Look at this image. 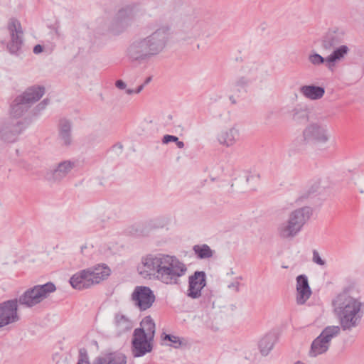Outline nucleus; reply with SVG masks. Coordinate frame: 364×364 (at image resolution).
I'll list each match as a JSON object with an SVG mask.
<instances>
[{"label":"nucleus","instance_id":"9d476101","mask_svg":"<svg viewBox=\"0 0 364 364\" xmlns=\"http://www.w3.org/2000/svg\"><path fill=\"white\" fill-rule=\"evenodd\" d=\"M55 290V285L50 282L43 285H36L24 292V306L32 307L41 303Z\"/></svg>","mask_w":364,"mask_h":364},{"label":"nucleus","instance_id":"8fccbe9b","mask_svg":"<svg viewBox=\"0 0 364 364\" xmlns=\"http://www.w3.org/2000/svg\"><path fill=\"white\" fill-rule=\"evenodd\" d=\"M53 46L49 50V53H51L53 51Z\"/></svg>","mask_w":364,"mask_h":364},{"label":"nucleus","instance_id":"f704fd0d","mask_svg":"<svg viewBox=\"0 0 364 364\" xmlns=\"http://www.w3.org/2000/svg\"><path fill=\"white\" fill-rule=\"evenodd\" d=\"M77 364H90L88 356L87 353L80 352V356Z\"/></svg>","mask_w":364,"mask_h":364},{"label":"nucleus","instance_id":"a878e982","mask_svg":"<svg viewBox=\"0 0 364 364\" xmlns=\"http://www.w3.org/2000/svg\"><path fill=\"white\" fill-rule=\"evenodd\" d=\"M93 364H127V358L121 353L114 352L96 358Z\"/></svg>","mask_w":364,"mask_h":364},{"label":"nucleus","instance_id":"4c0bfd02","mask_svg":"<svg viewBox=\"0 0 364 364\" xmlns=\"http://www.w3.org/2000/svg\"><path fill=\"white\" fill-rule=\"evenodd\" d=\"M48 103V100H47V99L43 100L41 103H39L36 107L37 112H36L35 114H37L41 110L44 109L46 108V107L47 106Z\"/></svg>","mask_w":364,"mask_h":364},{"label":"nucleus","instance_id":"b1692460","mask_svg":"<svg viewBox=\"0 0 364 364\" xmlns=\"http://www.w3.org/2000/svg\"><path fill=\"white\" fill-rule=\"evenodd\" d=\"M92 286L100 283L110 274V269L105 264L88 267Z\"/></svg>","mask_w":364,"mask_h":364},{"label":"nucleus","instance_id":"09e8293b","mask_svg":"<svg viewBox=\"0 0 364 364\" xmlns=\"http://www.w3.org/2000/svg\"><path fill=\"white\" fill-rule=\"evenodd\" d=\"M18 301H19L20 303H22V301H22V297L21 296L19 297Z\"/></svg>","mask_w":364,"mask_h":364},{"label":"nucleus","instance_id":"2f4dec72","mask_svg":"<svg viewBox=\"0 0 364 364\" xmlns=\"http://www.w3.org/2000/svg\"><path fill=\"white\" fill-rule=\"evenodd\" d=\"M138 329L142 330L146 336L154 338L155 323L151 316H146L141 322V328Z\"/></svg>","mask_w":364,"mask_h":364},{"label":"nucleus","instance_id":"aec40b11","mask_svg":"<svg viewBox=\"0 0 364 364\" xmlns=\"http://www.w3.org/2000/svg\"><path fill=\"white\" fill-rule=\"evenodd\" d=\"M73 124L70 120L62 118L58 124V141L61 146L68 147L73 144Z\"/></svg>","mask_w":364,"mask_h":364},{"label":"nucleus","instance_id":"58836bf2","mask_svg":"<svg viewBox=\"0 0 364 364\" xmlns=\"http://www.w3.org/2000/svg\"><path fill=\"white\" fill-rule=\"evenodd\" d=\"M240 282L238 281H235L230 284L228 285V287L230 289L233 290L235 292H238L240 291Z\"/></svg>","mask_w":364,"mask_h":364},{"label":"nucleus","instance_id":"c756f323","mask_svg":"<svg viewBox=\"0 0 364 364\" xmlns=\"http://www.w3.org/2000/svg\"><path fill=\"white\" fill-rule=\"evenodd\" d=\"M259 79L257 68L250 70L247 76H242L237 78L235 82V85L238 89H243L247 87L250 83Z\"/></svg>","mask_w":364,"mask_h":364},{"label":"nucleus","instance_id":"2eb2a0df","mask_svg":"<svg viewBox=\"0 0 364 364\" xmlns=\"http://www.w3.org/2000/svg\"><path fill=\"white\" fill-rule=\"evenodd\" d=\"M18 299H11L0 304V328L18 320Z\"/></svg>","mask_w":364,"mask_h":364},{"label":"nucleus","instance_id":"6ab92c4d","mask_svg":"<svg viewBox=\"0 0 364 364\" xmlns=\"http://www.w3.org/2000/svg\"><path fill=\"white\" fill-rule=\"evenodd\" d=\"M135 14L132 9L129 7L122 9L117 14L112 25V31L114 34L122 32L134 18Z\"/></svg>","mask_w":364,"mask_h":364},{"label":"nucleus","instance_id":"0eeeda50","mask_svg":"<svg viewBox=\"0 0 364 364\" xmlns=\"http://www.w3.org/2000/svg\"><path fill=\"white\" fill-rule=\"evenodd\" d=\"M10 114L12 120L16 119V122H12L14 127V130L7 133L6 130L1 132V138L7 142H14L17 135L22 130V114H23V95H18L11 102L10 108Z\"/></svg>","mask_w":364,"mask_h":364},{"label":"nucleus","instance_id":"cd10ccee","mask_svg":"<svg viewBox=\"0 0 364 364\" xmlns=\"http://www.w3.org/2000/svg\"><path fill=\"white\" fill-rule=\"evenodd\" d=\"M114 325L118 334L129 331L133 326L132 321L127 316L120 313L115 314Z\"/></svg>","mask_w":364,"mask_h":364},{"label":"nucleus","instance_id":"f3484780","mask_svg":"<svg viewBox=\"0 0 364 364\" xmlns=\"http://www.w3.org/2000/svg\"><path fill=\"white\" fill-rule=\"evenodd\" d=\"M206 275L203 271H196L188 278L187 296L191 299H198L201 296V291L206 285Z\"/></svg>","mask_w":364,"mask_h":364},{"label":"nucleus","instance_id":"5701e85b","mask_svg":"<svg viewBox=\"0 0 364 364\" xmlns=\"http://www.w3.org/2000/svg\"><path fill=\"white\" fill-rule=\"evenodd\" d=\"M69 282L73 288L77 290H82L92 287L87 268L74 274L70 278Z\"/></svg>","mask_w":364,"mask_h":364},{"label":"nucleus","instance_id":"393cba45","mask_svg":"<svg viewBox=\"0 0 364 364\" xmlns=\"http://www.w3.org/2000/svg\"><path fill=\"white\" fill-rule=\"evenodd\" d=\"M299 92L306 99L310 100H318L323 97L325 94V89L323 87L309 85L301 86L299 88Z\"/></svg>","mask_w":364,"mask_h":364},{"label":"nucleus","instance_id":"e433bc0d","mask_svg":"<svg viewBox=\"0 0 364 364\" xmlns=\"http://www.w3.org/2000/svg\"><path fill=\"white\" fill-rule=\"evenodd\" d=\"M92 248H93L92 245H88L87 244H85L81 246L80 252L83 255L88 256L90 255L89 250L92 249Z\"/></svg>","mask_w":364,"mask_h":364},{"label":"nucleus","instance_id":"c9c22d12","mask_svg":"<svg viewBox=\"0 0 364 364\" xmlns=\"http://www.w3.org/2000/svg\"><path fill=\"white\" fill-rule=\"evenodd\" d=\"M178 137L173 135H164L162 139V143L163 144H168L169 142H176L178 141Z\"/></svg>","mask_w":364,"mask_h":364},{"label":"nucleus","instance_id":"473e14b6","mask_svg":"<svg viewBox=\"0 0 364 364\" xmlns=\"http://www.w3.org/2000/svg\"><path fill=\"white\" fill-rule=\"evenodd\" d=\"M164 339L169 341L171 343V346L174 348H178L182 343L181 338L173 335L166 334Z\"/></svg>","mask_w":364,"mask_h":364},{"label":"nucleus","instance_id":"bb28decb","mask_svg":"<svg viewBox=\"0 0 364 364\" xmlns=\"http://www.w3.org/2000/svg\"><path fill=\"white\" fill-rule=\"evenodd\" d=\"M45 93V87L40 85H33L24 91V106L26 104L34 103L38 101Z\"/></svg>","mask_w":364,"mask_h":364},{"label":"nucleus","instance_id":"a19ab883","mask_svg":"<svg viewBox=\"0 0 364 364\" xmlns=\"http://www.w3.org/2000/svg\"><path fill=\"white\" fill-rule=\"evenodd\" d=\"M46 50V48L45 46H43L40 44H37L34 46L33 48V52L35 53V54H39L41 53V52Z\"/></svg>","mask_w":364,"mask_h":364},{"label":"nucleus","instance_id":"a18cd8bd","mask_svg":"<svg viewBox=\"0 0 364 364\" xmlns=\"http://www.w3.org/2000/svg\"><path fill=\"white\" fill-rule=\"evenodd\" d=\"M126 93H127V94H128V95H132V94H134V93H135V92H134V90H132V89H127V90H126Z\"/></svg>","mask_w":364,"mask_h":364},{"label":"nucleus","instance_id":"20e7f679","mask_svg":"<svg viewBox=\"0 0 364 364\" xmlns=\"http://www.w3.org/2000/svg\"><path fill=\"white\" fill-rule=\"evenodd\" d=\"M312 215V209L304 206L291 211L287 220L277 225L276 233L283 240H291L301 231Z\"/></svg>","mask_w":364,"mask_h":364},{"label":"nucleus","instance_id":"c85d7f7f","mask_svg":"<svg viewBox=\"0 0 364 364\" xmlns=\"http://www.w3.org/2000/svg\"><path fill=\"white\" fill-rule=\"evenodd\" d=\"M276 342V336L274 333L266 334L259 341V348L263 355H267L273 348Z\"/></svg>","mask_w":364,"mask_h":364},{"label":"nucleus","instance_id":"49530a36","mask_svg":"<svg viewBox=\"0 0 364 364\" xmlns=\"http://www.w3.org/2000/svg\"><path fill=\"white\" fill-rule=\"evenodd\" d=\"M151 80V77H147V78L145 80L144 83L143 85H144V86H145L146 85H147L148 83H149Z\"/></svg>","mask_w":364,"mask_h":364},{"label":"nucleus","instance_id":"f03ea898","mask_svg":"<svg viewBox=\"0 0 364 364\" xmlns=\"http://www.w3.org/2000/svg\"><path fill=\"white\" fill-rule=\"evenodd\" d=\"M171 38V27L161 26L149 35L133 40L126 49L125 56L132 64L147 63L164 52Z\"/></svg>","mask_w":364,"mask_h":364},{"label":"nucleus","instance_id":"37998d69","mask_svg":"<svg viewBox=\"0 0 364 364\" xmlns=\"http://www.w3.org/2000/svg\"><path fill=\"white\" fill-rule=\"evenodd\" d=\"M176 146H178V148H179V149H183L185 146L184 143L182 141H179L178 139V141H176Z\"/></svg>","mask_w":364,"mask_h":364},{"label":"nucleus","instance_id":"f257e3e1","mask_svg":"<svg viewBox=\"0 0 364 364\" xmlns=\"http://www.w3.org/2000/svg\"><path fill=\"white\" fill-rule=\"evenodd\" d=\"M137 270L144 278H154L167 285H176L186 275L188 268L174 255L157 253L142 257Z\"/></svg>","mask_w":364,"mask_h":364},{"label":"nucleus","instance_id":"de8ad7c7","mask_svg":"<svg viewBox=\"0 0 364 364\" xmlns=\"http://www.w3.org/2000/svg\"><path fill=\"white\" fill-rule=\"evenodd\" d=\"M294 364H306V363H303V362H301V361H296V362L295 363H294Z\"/></svg>","mask_w":364,"mask_h":364},{"label":"nucleus","instance_id":"1a4fd4ad","mask_svg":"<svg viewBox=\"0 0 364 364\" xmlns=\"http://www.w3.org/2000/svg\"><path fill=\"white\" fill-rule=\"evenodd\" d=\"M349 50L350 49L347 46H341L332 51L326 58H323L316 53H313L309 54L308 60L315 66L325 63L328 69H332L337 63L342 61L345 58Z\"/></svg>","mask_w":364,"mask_h":364},{"label":"nucleus","instance_id":"423d86ee","mask_svg":"<svg viewBox=\"0 0 364 364\" xmlns=\"http://www.w3.org/2000/svg\"><path fill=\"white\" fill-rule=\"evenodd\" d=\"M206 29L205 23L196 17L186 18L178 31L179 40L188 43H191L200 36Z\"/></svg>","mask_w":364,"mask_h":364},{"label":"nucleus","instance_id":"79ce46f5","mask_svg":"<svg viewBox=\"0 0 364 364\" xmlns=\"http://www.w3.org/2000/svg\"><path fill=\"white\" fill-rule=\"evenodd\" d=\"M115 86L118 88V89H120V90H124L127 87V85L126 83L122 80H118L115 82Z\"/></svg>","mask_w":364,"mask_h":364},{"label":"nucleus","instance_id":"f8f14e48","mask_svg":"<svg viewBox=\"0 0 364 364\" xmlns=\"http://www.w3.org/2000/svg\"><path fill=\"white\" fill-rule=\"evenodd\" d=\"M303 139L306 143L322 144L329 139L328 129L317 122L309 124L303 131Z\"/></svg>","mask_w":364,"mask_h":364},{"label":"nucleus","instance_id":"7c9ffc66","mask_svg":"<svg viewBox=\"0 0 364 364\" xmlns=\"http://www.w3.org/2000/svg\"><path fill=\"white\" fill-rule=\"evenodd\" d=\"M193 250L200 259L211 258L214 255V251L206 244L195 245Z\"/></svg>","mask_w":364,"mask_h":364},{"label":"nucleus","instance_id":"4468645a","mask_svg":"<svg viewBox=\"0 0 364 364\" xmlns=\"http://www.w3.org/2000/svg\"><path fill=\"white\" fill-rule=\"evenodd\" d=\"M153 338L146 336L144 331L135 329L132 339V354L134 357H141L152 350Z\"/></svg>","mask_w":364,"mask_h":364},{"label":"nucleus","instance_id":"9b49d317","mask_svg":"<svg viewBox=\"0 0 364 364\" xmlns=\"http://www.w3.org/2000/svg\"><path fill=\"white\" fill-rule=\"evenodd\" d=\"M7 29L10 36V41L7 48L11 54L19 55L21 53L23 45V29L21 21L15 18L9 20Z\"/></svg>","mask_w":364,"mask_h":364},{"label":"nucleus","instance_id":"a211bd4d","mask_svg":"<svg viewBox=\"0 0 364 364\" xmlns=\"http://www.w3.org/2000/svg\"><path fill=\"white\" fill-rule=\"evenodd\" d=\"M240 132L239 128L234 125L229 128L220 130L216 134L218 143L226 148H230L235 146L240 140Z\"/></svg>","mask_w":364,"mask_h":364},{"label":"nucleus","instance_id":"4be33fe9","mask_svg":"<svg viewBox=\"0 0 364 364\" xmlns=\"http://www.w3.org/2000/svg\"><path fill=\"white\" fill-rule=\"evenodd\" d=\"M310 110L307 105L297 104L289 112V117L291 122L296 125H303L309 121Z\"/></svg>","mask_w":364,"mask_h":364},{"label":"nucleus","instance_id":"c03bdc74","mask_svg":"<svg viewBox=\"0 0 364 364\" xmlns=\"http://www.w3.org/2000/svg\"><path fill=\"white\" fill-rule=\"evenodd\" d=\"M144 87V85L142 84V85H139L136 90H134V92L136 94L141 92L143 90Z\"/></svg>","mask_w":364,"mask_h":364},{"label":"nucleus","instance_id":"ea45409f","mask_svg":"<svg viewBox=\"0 0 364 364\" xmlns=\"http://www.w3.org/2000/svg\"><path fill=\"white\" fill-rule=\"evenodd\" d=\"M259 176L258 174H248L246 176V181L247 183L250 182H257L259 181Z\"/></svg>","mask_w":364,"mask_h":364},{"label":"nucleus","instance_id":"3c124183","mask_svg":"<svg viewBox=\"0 0 364 364\" xmlns=\"http://www.w3.org/2000/svg\"><path fill=\"white\" fill-rule=\"evenodd\" d=\"M230 100H231V101L232 102V103H235V101L233 99H232V97H230Z\"/></svg>","mask_w":364,"mask_h":364},{"label":"nucleus","instance_id":"39448f33","mask_svg":"<svg viewBox=\"0 0 364 364\" xmlns=\"http://www.w3.org/2000/svg\"><path fill=\"white\" fill-rule=\"evenodd\" d=\"M341 333L339 326H328L323 329L321 333L311 343L309 356L316 358L318 355L326 353L331 346L332 339Z\"/></svg>","mask_w":364,"mask_h":364},{"label":"nucleus","instance_id":"dca6fc26","mask_svg":"<svg viewBox=\"0 0 364 364\" xmlns=\"http://www.w3.org/2000/svg\"><path fill=\"white\" fill-rule=\"evenodd\" d=\"M343 40L344 33L343 31L338 28L329 29L321 39V47L326 52L333 51L341 46Z\"/></svg>","mask_w":364,"mask_h":364},{"label":"nucleus","instance_id":"7ed1b4c3","mask_svg":"<svg viewBox=\"0 0 364 364\" xmlns=\"http://www.w3.org/2000/svg\"><path fill=\"white\" fill-rule=\"evenodd\" d=\"M332 305L341 329L350 331L360 324L364 314V303L360 296L345 289L334 298Z\"/></svg>","mask_w":364,"mask_h":364},{"label":"nucleus","instance_id":"412c9836","mask_svg":"<svg viewBox=\"0 0 364 364\" xmlns=\"http://www.w3.org/2000/svg\"><path fill=\"white\" fill-rule=\"evenodd\" d=\"M311 290L309 284L308 277L304 274L296 277V297L297 304L302 305L310 298Z\"/></svg>","mask_w":364,"mask_h":364},{"label":"nucleus","instance_id":"ddd939ff","mask_svg":"<svg viewBox=\"0 0 364 364\" xmlns=\"http://www.w3.org/2000/svg\"><path fill=\"white\" fill-rule=\"evenodd\" d=\"M131 299L140 311H146L153 305L156 297L149 287L136 286L131 295Z\"/></svg>","mask_w":364,"mask_h":364},{"label":"nucleus","instance_id":"6e6552de","mask_svg":"<svg viewBox=\"0 0 364 364\" xmlns=\"http://www.w3.org/2000/svg\"><path fill=\"white\" fill-rule=\"evenodd\" d=\"M75 166V161L63 160L55 164L52 168L46 169L43 173V178L51 185L60 184L68 176Z\"/></svg>","mask_w":364,"mask_h":364},{"label":"nucleus","instance_id":"72a5a7b5","mask_svg":"<svg viewBox=\"0 0 364 364\" xmlns=\"http://www.w3.org/2000/svg\"><path fill=\"white\" fill-rule=\"evenodd\" d=\"M312 261L315 264L320 265V266L326 265V261L321 257L318 252L315 250L313 251Z\"/></svg>","mask_w":364,"mask_h":364}]
</instances>
